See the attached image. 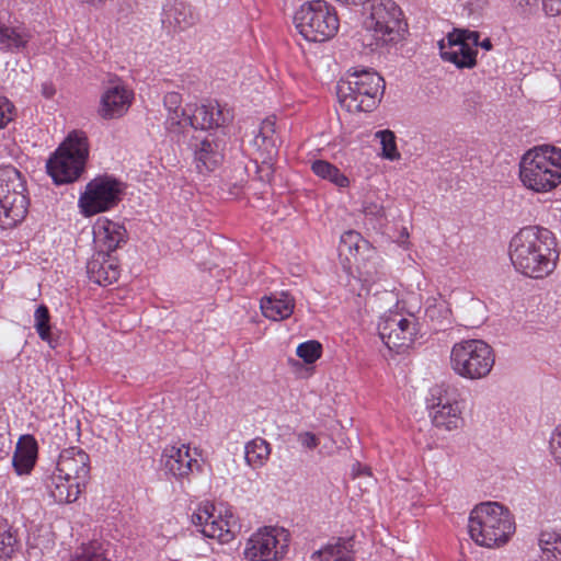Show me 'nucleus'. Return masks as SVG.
<instances>
[{"label": "nucleus", "instance_id": "obj_1", "mask_svg": "<svg viewBox=\"0 0 561 561\" xmlns=\"http://www.w3.org/2000/svg\"><path fill=\"white\" fill-rule=\"evenodd\" d=\"M559 255L554 234L543 227H524L510 242L512 264L528 277L542 278L552 273Z\"/></svg>", "mask_w": 561, "mask_h": 561}, {"label": "nucleus", "instance_id": "obj_2", "mask_svg": "<svg viewBox=\"0 0 561 561\" xmlns=\"http://www.w3.org/2000/svg\"><path fill=\"white\" fill-rule=\"evenodd\" d=\"M468 529L478 546L496 549L511 540L516 524L514 515L506 506L499 502H483L471 511Z\"/></svg>", "mask_w": 561, "mask_h": 561}, {"label": "nucleus", "instance_id": "obj_3", "mask_svg": "<svg viewBox=\"0 0 561 561\" xmlns=\"http://www.w3.org/2000/svg\"><path fill=\"white\" fill-rule=\"evenodd\" d=\"M519 179L537 193L557 187L561 183V149L542 145L528 150L519 162Z\"/></svg>", "mask_w": 561, "mask_h": 561}, {"label": "nucleus", "instance_id": "obj_4", "mask_svg": "<svg viewBox=\"0 0 561 561\" xmlns=\"http://www.w3.org/2000/svg\"><path fill=\"white\" fill-rule=\"evenodd\" d=\"M383 78L371 69L348 72L336 85L340 104L350 113L371 112L385 92Z\"/></svg>", "mask_w": 561, "mask_h": 561}, {"label": "nucleus", "instance_id": "obj_5", "mask_svg": "<svg viewBox=\"0 0 561 561\" xmlns=\"http://www.w3.org/2000/svg\"><path fill=\"white\" fill-rule=\"evenodd\" d=\"M88 157L87 135L83 131L73 130L47 160V173L56 185L73 183L83 173Z\"/></svg>", "mask_w": 561, "mask_h": 561}, {"label": "nucleus", "instance_id": "obj_6", "mask_svg": "<svg viewBox=\"0 0 561 561\" xmlns=\"http://www.w3.org/2000/svg\"><path fill=\"white\" fill-rule=\"evenodd\" d=\"M364 27L371 33L376 46L396 44L402 39L407 24L403 12L393 0H369L363 7Z\"/></svg>", "mask_w": 561, "mask_h": 561}, {"label": "nucleus", "instance_id": "obj_7", "mask_svg": "<svg viewBox=\"0 0 561 561\" xmlns=\"http://www.w3.org/2000/svg\"><path fill=\"white\" fill-rule=\"evenodd\" d=\"M294 23L305 39L314 43L329 41L340 26L335 8L324 0L305 2L295 12Z\"/></svg>", "mask_w": 561, "mask_h": 561}, {"label": "nucleus", "instance_id": "obj_8", "mask_svg": "<svg viewBox=\"0 0 561 561\" xmlns=\"http://www.w3.org/2000/svg\"><path fill=\"white\" fill-rule=\"evenodd\" d=\"M26 184L22 173L12 165L0 168V227L8 229L21 222L28 208Z\"/></svg>", "mask_w": 561, "mask_h": 561}, {"label": "nucleus", "instance_id": "obj_9", "mask_svg": "<svg viewBox=\"0 0 561 561\" xmlns=\"http://www.w3.org/2000/svg\"><path fill=\"white\" fill-rule=\"evenodd\" d=\"M494 364V351L482 340L460 341L450 352L451 369L466 379L476 380L486 377Z\"/></svg>", "mask_w": 561, "mask_h": 561}, {"label": "nucleus", "instance_id": "obj_10", "mask_svg": "<svg viewBox=\"0 0 561 561\" xmlns=\"http://www.w3.org/2000/svg\"><path fill=\"white\" fill-rule=\"evenodd\" d=\"M123 184L110 175L91 180L79 197L81 213L89 217L115 207L122 199Z\"/></svg>", "mask_w": 561, "mask_h": 561}, {"label": "nucleus", "instance_id": "obj_11", "mask_svg": "<svg viewBox=\"0 0 561 561\" xmlns=\"http://www.w3.org/2000/svg\"><path fill=\"white\" fill-rule=\"evenodd\" d=\"M288 548V533L265 526L252 534L244 548L247 561H279Z\"/></svg>", "mask_w": 561, "mask_h": 561}, {"label": "nucleus", "instance_id": "obj_12", "mask_svg": "<svg viewBox=\"0 0 561 561\" xmlns=\"http://www.w3.org/2000/svg\"><path fill=\"white\" fill-rule=\"evenodd\" d=\"M378 334L389 350L400 353L409 348L419 334L415 318H405L399 313H390L380 319Z\"/></svg>", "mask_w": 561, "mask_h": 561}, {"label": "nucleus", "instance_id": "obj_13", "mask_svg": "<svg viewBox=\"0 0 561 561\" xmlns=\"http://www.w3.org/2000/svg\"><path fill=\"white\" fill-rule=\"evenodd\" d=\"M226 142L214 134L203 138L192 136L188 147L193 151V163L199 174L207 175L215 171L224 161Z\"/></svg>", "mask_w": 561, "mask_h": 561}, {"label": "nucleus", "instance_id": "obj_14", "mask_svg": "<svg viewBox=\"0 0 561 561\" xmlns=\"http://www.w3.org/2000/svg\"><path fill=\"white\" fill-rule=\"evenodd\" d=\"M65 477H70L75 482L85 489L90 480V457L80 447L72 446L60 451L56 466L53 468Z\"/></svg>", "mask_w": 561, "mask_h": 561}, {"label": "nucleus", "instance_id": "obj_15", "mask_svg": "<svg viewBox=\"0 0 561 561\" xmlns=\"http://www.w3.org/2000/svg\"><path fill=\"white\" fill-rule=\"evenodd\" d=\"M231 119L229 111L225 112L218 102H208L207 104L190 105L184 121V133L187 127L194 129H211L226 125Z\"/></svg>", "mask_w": 561, "mask_h": 561}, {"label": "nucleus", "instance_id": "obj_16", "mask_svg": "<svg viewBox=\"0 0 561 561\" xmlns=\"http://www.w3.org/2000/svg\"><path fill=\"white\" fill-rule=\"evenodd\" d=\"M198 21L193 7L182 0H167L162 5L161 26L169 35L183 32Z\"/></svg>", "mask_w": 561, "mask_h": 561}, {"label": "nucleus", "instance_id": "obj_17", "mask_svg": "<svg viewBox=\"0 0 561 561\" xmlns=\"http://www.w3.org/2000/svg\"><path fill=\"white\" fill-rule=\"evenodd\" d=\"M134 93L123 83L116 82L107 87L101 96L99 114L104 119L124 116L130 107Z\"/></svg>", "mask_w": 561, "mask_h": 561}, {"label": "nucleus", "instance_id": "obj_18", "mask_svg": "<svg viewBox=\"0 0 561 561\" xmlns=\"http://www.w3.org/2000/svg\"><path fill=\"white\" fill-rule=\"evenodd\" d=\"M47 494L58 504H69L78 500L84 490L72 478L65 477L55 469H48L42 477Z\"/></svg>", "mask_w": 561, "mask_h": 561}, {"label": "nucleus", "instance_id": "obj_19", "mask_svg": "<svg viewBox=\"0 0 561 561\" xmlns=\"http://www.w3.org/2000/svg\"><path fill=\"white\" fill-rule=\"evenodd\" d=\"M446 39L439 42L440 57L445 61L453 62L459 69H471L477 65V49L467 46L457 34L449 33Z\"/></svg>", "mask_w": 561, "mask_h": 561}, {"label": "nucleus", "instance_id": "obj_20", "mask_svg": "<svg viewBox=\"0 0 561 561\" xmlns=\"http://www.w3.org/2000/svg\"><path fill=\"white\" fill-rule=\"evenodd\" d=\"M94 239L104 253H111L121 248L128 240L126 228L105 217L99 218L94 226Z\"/></svg>", "mask_w": 561, "mask_h": 561}, {"label": "nucleus", "instance_id": "obj_21", "mask_svg": "<svg viewBox=\"0 0 561 561\" xmlns=\"http://www.w3.org/2000/svg\"><path fill=\"white\" fill-rule=\"evenodd\" d=\"M118 263L108 253L99 251L87 263V274L91 282L107 286L116 282L119 277Z\"/></svg>", "mask_w": 561, "mask_h": 561}, {"label": "nucleus", "instance_id": "obj_22", "mask_svg": "<svg viewBox=\"0 0 561 561\" xmlns=\"http://www.w3.org/2000/svg\"><path fill=\"white\" fill-rule=\"evenodd\" d=\"M165 458L164 466L167 470L176 479L188 477L194 468L199 469L197 459L190 454V447L182 445L180 447L171 446L163 450Z\"/></svg>", "mask_w": 561, "mask_h": 561}, {"label": "nucleus", "instance_id": "obj_23", "mask_svg": "<svg viewBox=\"0 0 561 561\" xmlns=\"http://www.w3.org/2000/svg\"><path fill=\"white\" fill-rule=\"evenodd\" d=\"M37 442L32 435L22 436L12 457V465L19 476L28 474L37 460Z\"/></svg>", "mask_w": 561, "mask_h": 561}, {"label": "nucleus", "instance_id": "obj_24", "mask_svg": "<svg viewBox=\"0 0 561 561\" xmlns=\"http://www.w3.org/2000/svg\"><path fill=\"white\" fill-rule=\"evenodd\" d=\"M182 95L179 92H168L163 98V105L168 111L165 119V129L173 135L180 136L184 134V121L187 115L190 104L182 107Z\"/></svg>", "mask_w": 561, "mask_h": 561}, {"label": "nucleus", "instance_id": "obj_25", "mask_svg": "<svg viewBox=\"0 0 561 561\" xmlns=\"http://www.w3.org/2000/svg\"><path fill=\"white\" fill-rule=\"evenodd\" d=\"M260 308L263 316L274 321L288 319L295 309V299L288 293L265 296L261 299Z\"/></svg>", "mask_w": 561, "mask_h": 561}, {"label": "nucleus", "instance_id": "obj_26", "mask_svg": "<svg viewBox=\"0 0 561 561\" xmlns=\"http://www.w3.org/2000/svg\"><path fill=\"white\" fill-rule=\"evenodd\" d=\"M313 561H354L353 539L339 538L335 543H329L313 552Z\"/></svg>", "mask_w": 561, "mask_h": 561}, {"label": "nucleus", "instance_id": "obj_27", "mask_svg": "<svg viewBox=\"0 0 561 561\" xmlns=\"http://www.w3.org/2000/svg\"><path fill=\"white\" fill-rule=\"evenodd\" d=\"M540 554L537 561H559L561 554V531L557 528H543L538 538Z\"/></svg>", "mask_w": 561, "mask_h": 561}, {"label": "nucleus", "instance_id": "obj_28", "mask_svg": "<svg viewBox=\"0 0 561 561\" xmlns=\"http://www.w3.org/2000/svg\"><path fill=\"white\" fill-rule=\"evenodd\" d=\"M26 32L0 24V49L2 51H19L28 43Z\"/></svg>", "mask_w": 561, "mask_h": 561}, {"label": "nucleus", "instance_id": "obj_29", "mask_svg": "<svg viewBox=\"0 0 561 561\" xmlns=\"http://www.w3.org/2000/svg\"><path fill=\"white\" fill-rule=\"evenodd\" d=\"M459 407H447V409H430L433 424L438 428L453 431L459 427L462 419Z\"/></svg>", "mask_w": 561, "mask_h": 561}, {"label": "nucleus", "instance_id": "obj_30", "mask_svg": "<svg viewBox=\"0 0 561 561\" xmlns=\"http://www.w3.org/2000/svg\"><path fill=\"white\" fill-rule=\"evenodd\" d=\"M311 170L319 178L328 180L339 187H347L350 184L348 178L339 168L325 160L313 161Z\"/></svg>", "mask_w": 561, "mask_h": 561}, {"label": "nucleus", "instance_id": "obj_31", "mask_svg": "<svg viewBox=\"0 0 561 561\" xmlns=\"http://www.w3.org/2000/svg\"><path fill=\"white\" fill-rule=\"evenodd\" d=\"M254 145L264 148L267 154L277 153V139L275 137V122L272 118L264 119L254 137Z\"/></svg>", "mask_w": 561, "mask_h": 561}, {"label": "nucleus", "instance_id": "obj_32", "mask_svg": "<svg viewBox=\"0 0 561 561\" xmlns=\"http://www.w3.org/2000/svg\"><path fill=\"white\" fill-rule=\"evenodd\" d=\"M339 250L341 254H348L357 261L362 250L369 251L370 249L369 242L360 233L348 230L341 236Z\"/></svg>", "mask_w": 561, "mask_h": 561}, {"label": "nucleus", "instance_id": "obj_33", "mask_svg": "<svg viewBox=\"0 0 561 561\" xmlns=\"http://www.w3.org/2000/svg\"><path fill=\"white\" fill-rule=\"evenodd\" d=\"M447 407H459L456 391L444 385L433 387L427 398V408L447 409Z\"/></svg>", "mask_w": 561, "mask_h": 561}, {"label": "nucleus", "instance_id": "obj_34", "mask_svg": "<svg viewBox=\"0 0 561 561\" xmlns=\"http://www.w3.org/2000/svg\"><path fill=\"white\" fill-rule=\"evenodd\" d=\"M271 453L270 444L263 438H254L245 445V460L253 468L261 467Z\"/></svg>", "mask_w": 561, "mask_h": 561}, {"label": "nucleus", "instance_id": "obj_35", "mask_svg": "<svg viewBox=\"0 0 561 561\" xmlns=\"http://www.w3.org/2000/svg\"><path fill=\"white\" fill-rule=\"evenodd\" d=\"M71 561H111L106 554L102 542L91 541L82 545Z\"/></svg>", "mask_w": 561, "mask_h": 561}, {"label": "nucleus", "instance_id": "obj_36", "mask_svg": "<svg viewBox=\"0 0 561 561\" xmlns=\"http://www.w3.org/2000/svg\"><path fill=\"white\" fill-rule=\"evenodd\" d=\"M34 328L41 337L45 342H50L51 339V327H50V314L49 309L45 305H39L34 312Z\"/></svg>", "mask_w": 561, "mask_h": 561}, {"label": "nucleus", "instance_id": "obj_37", "mask_svg": "<svg viewBox=\"0 0 561 561\" xmlns=\"http://www.w3.org/2000/svg\"><path fill=\"white\" fill-rule=\"evenodd\" d=\"M18 548L15 534L7 525H0V561L12 558Z\"/></svg>", "mask_w": 561, "mask_h": 561}, {"label": "nucleus", "instance_id": "obj_38", "mask_svg": "<svg viewBox=\"0 0 561 561\" xmlns=\"http://www.w3.org/2000/svg\"><path fill=\"white\" fill-rule=\"evenodd\" d=\"M376 137L380 139L382 147V157L390 161L400 159V153L397 149L396 136L393 131L389 129L379 130L376 133Z\"/></svg>", "mask_w": 561, "mask_h": 561}, {"label": "nucleus", "instance_id": "obj_39", "mask_svg": "<svg viewBox=\"0 0 561 561\" xmlns=\"http://www.w3.org/2000/svg\"><path fill=\"white\" fill-rule=\"evenodd\" d=\"M296 354L306 364H313L322 354V345L316 340H310L300 343L297 346Z\"/></svg>", "mask_w": 561, "mask_h": 561}, {"label": "nucleus", "instance_id": "obj_40", "mask_svg": "<svg viewBox=\"0 0 561 561\" xmlns=\"http://www.w3.org/2000/svg\"><path fill=\"white\" fill-rule=\"evenodd\" d=\"M201 531L205 537L217 538L220 541H228V536L226 535L224 528V517L221 512L218 516H215L213 513V518L206 523L204 529H201Z\"/></svg>", "mask_w": 561, "mask_h": 561}, {"label": "nucleus", "instance_id": "obj_41", "mask_svg": "<svg viewBox=\"0 0 561 561\" xmlns=\"http://www.w3.org/2000/svg\"><path fill=\"white\" fill-rule=\"evenodd\" d=\"M213 512H215V507L213 504L205 503L204 505H201L197 508V511L192 514V523L196 527H201V529H204L206 523H208L209 519L213 518Z\"/></svg>", "mask_w": 561, "mask_h": 561}, {"label": "nucleus", "instance_id": "obj_42", "mask_svg": "<svg viewBox=\"0 0 561 561\" xmlns=\"http://www.w3.org/2000/svg\"><path fill=\"white\" fill-rule=\"evenodd\" d=\"M13 103L0 95V129L4 128L13 119Z\"/></svg>", "mask_w": 561, "mask_h": 561}, {"label": "nucleus", "instance_id": "obj_43", "mask_svg": "<svg viewBox=\"0 0 561 561\" xmlns=\"http://www.w3.org/2000/svg\"><path fill=\"white\" fill-rule=\"evenodd\" d=\"M224 517V528L225 533L228 536V541L233 539L236 534L240 530V525L238 523V519L234 517L232 512L226 511L225 514H222Z\"/></svg>", "mask_w": 561, "mask_h": 561}, {"label": "nucleus", "instance_id": "obj_44", "mask_svg": "<svg viewBox=\"0 0 561 561\" xmlns=\"http://www.w3.org/2000/svg\"><path fill=\"white\" fill-rule=\"evenodd\" d=\"M451 34H457L460 36L461 42L467 44L469 47H473L477 49L479 47L480 33L477 31L469 30H454Z\"/></svg>", "mask_w": 561, "mask_h": 561}, {"label": "nucleus", "instance_id": "obj_45", "mask_svg": "<svg viewBox=\"0 0 561 561\" xmlns=\"http://www.w3.org/2000/svg\"><path fill=\"white\" fill-rule=\"evenodd\" d=\"M298 442L301 446L308 449H314L319 445V438L311 432H302L297 435Z\"/></svg>", "mask_w": 561, "mask_h": 561}, {"label": "nucleus", "instance_id": "obj_46", "mask_svg": "<svg viewBox=\"0 0 561 561\" xmlns=\"http://www.w3.org/2000/svg\"><path fill=\"white\" fill-rule=\"evenodd\" d=\"M259 180L264 183H270L274 175V169L272 163L263 161L261 165H257Z\"/></svg>", "mask_w": 561, "mask_h": 561}, {"label": "nucleus", "instance_id": "obj_47", "mask_svg": "<svg viewBox=\"0 0 561 561\" xmlns=\"http://www.w3.org/2000/svg\"><path fill=\"white\" fill-rule=\"evenodd\" d=\"M550 451L553 458L559 461L560 455L558 449L561 447V430L560 426H557L552 433L551 439L549 442Z\"/></svg>", "mask_w": 561, "mask_h": 561}, {"label": "nucleus", "instance_id": "obj_48", "mask_svg": "<svg viewBox=\"0 0 561 561\" xmlns=\"http://www.w3.org/2000/svg\"><path fill=\"white\" fill-rule=\"evenodd\" d=\"M542 8L547 15L558 16L561 13V0H542Z\"/></svg>", "mask_w": 561, "mask_h": 561}, {"label": "nucleus", "instance_id": "obj_49", "mask_svg": "<svg viewBox=\"0 0 561 561\" xmlns=\"http://www.w3.org/2000/svg\"><path fill=\"white\" fill-rule=\"evenodd\" d=\"M41 92L45 99H51L56 94V89L53 82L46 81L42 83Z\"/></svg>", "mask_w": 561, "mask_h": 561}, {"label": "nucleus", "instance_id": "obj_50", "mask_svg": "<svg viewBox=\"0 0 561 561\" xmlns=\"http://www.w3.org/2000/svg\"><path fill=\"white\" fill-rule=\"evenodd\" d=\"M514 3L525 12L526 8L535 7L537 4V0H514Z\"/></svg>", "mask_w": 561, "mask_h": 561}, {"label": "nucleus", "instance_id": "obj_51", "mask_svg": "<svg viewBox=\"0 0 561 561\" xmlns=\"http://www.w3.org/2000/svg\"><path fill=\"white\" fill-rule=\"evenodd\" d=\"M479 46L485 50H490L492 48V43L490 38H484L483 41H479Z\"/></svg>", "mask_w": 561, "mask_h": 561}, {"label": "nucleus", "instance_id": "obj_52", "mask_svg": "<svg viewBox=\"0 0 561 561\" xmlns=\"http://www.w3.org/2000/svg\"><path fill=\"white\" fill-rule=\"evenodd\" d=\"M435 311H436L435 308L430 307V308L426 309V316L430 317V318H433Z\"/></svg>", "mask_w": 561, "mask_h": 561}]
</instances>
